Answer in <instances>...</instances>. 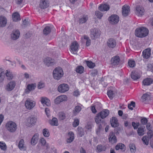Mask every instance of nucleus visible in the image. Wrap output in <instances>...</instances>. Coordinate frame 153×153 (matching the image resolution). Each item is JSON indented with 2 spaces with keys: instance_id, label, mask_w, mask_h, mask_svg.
Wrapping results in <instances>:
<instances>
[{
  "instance_id": "f257e3e1",
  "label": "nucleus",
  "mask_w": 153,
  "mask_h": 153,
  "mask_svg": "<svg viewBox=\"0 0 153 153\" xmlns=\"http://www.w3.org/2000/svg\"><path fill=\"white\" fill-rule=\"evenodd\" d=\"M109 113V111L108 110L105 109L97 114L95 118V121L97 124H99L100 123H103L104 120H101V119H104L108 115Z\"/></svg>"
},
{
  "instance_id": "f03ea898",
  "label": "nucleus",
  "mask_w": 153,
  "mask_h": 153,
  "mask_svg": "<svg viewBox=\"0 0 153 153\" xmlns=\"http://www.w3.org/2000/svg\"><path fill=\"white\" fill-rule=\"evenodd\" d=\"M149 30L144 27H141L137 28L135 31V33L136 36L139 37H144L147 36L149 34Z\"/></svg>"
},
{
  "instance_id": "7ed1b4c3",
  "label": "nucleus",
  "mask_w": 153,
  "mask_h": 153,
  "mask_svg": "<svg viewBox=\"0 0 153 153\" xmlns=\"http://www.w3.org/2000/svg\"><path fill=\"white\" fill-rule=\"evenodd\" d=\"M63 72L62 69L60 67L56 68L53 71V76L54 79L59 80L63 76Z\"/></svg>"
},
{
  "instance_id": "20e7f679",
  "label": "nucleus",
  "mask_w": 153,
  "mask_h": 153,
  "mask_svg": "<svg viewBox=\"0 0 153 153\" xmlns=\"http://www.w3.org/2000/svg\"><path fill=\"white\" fill-rule=\"evenodd\" d=\"M6 127L8 131L10 132H14L17 128V125L14 122L10 121L6 124Z\"/></svg>"
},
{
  "instance_id": "39448f33",
  "label": "nucleus",
  "mask_w": 153,
  "mask_h": 153,
  "mask_svg": "<svg viewBox=\"0 0 153 153\" xmlns=\"http://www.w3.org/2000/svg\"><path fill=\"white\" fill-rule=\"evenodd\" d=\"M35 101L28 98L25 101V105L27 109L31 110L35 106Z\"/></svg>"
},
{
  "instance_id": "423d86ee",
  "label": "nucleus",
  "mask_w": 153,
  "mask_h": 153,
  "mask_svg": "<svg viewBox=\"0 0 153 153\" xmlns=\"http://www.w3.org/2000/svg\"><path fill=\"white\" fill-rule=\"evenodd\" d=\"M100 35V31L98 29L94 28L91 30L90 35L92 39H94L95 38L98 37Z\"/></svg>"
},
{
  "instance_id": "0eeeda50",
  "label": "nucleus",
  "mask_w": 153,
  "mask_h": 153,
  "mask_svg": "<svg viewBox=\"0 0 153 153\" xmlns=\"http://www.w3.org/2000/svg\"><path fill=\"white\" fill-rule=\"evenodd\" d=\"M69 89L68 85L66 84H62L59 85L58 88V91L61 93H64Z\"/></svg>"
},
{
  "instance_id": "6e6552de",
  "label": "nucleus",
  "mask_w": 153,
  "mask_h": 153,
  "mask_svg": "<svg viewBox=\"0 0 153 153\" xmlns=\"http://www.w3.org/2000/svg\"><path fill=\"white\" fill-rule=\"evenodd\" d=\"M67 97L65 95H62L57 97L54 100L55 103L56 104H59L60 102L66 101Z\"/></svg>"
},
{
  "instance_id": "1a4fd4ad",
  "label": "nucleus",
  "mask_w": 153,
  "mask_h": 153,
  "mask_svg": "<svg viewBox=\"0 0 153 153\" xmlns=\"http://www.w3.org/2000/svg\"><path fill=\"white\" fill-rule=\"evenodd\" d=\"M37 121L36 118L35 117H31L28 118L27 124L29 127L32 126H34Z\"/></svg>"
},
{
  "instance_id": "9d476101",
  "label": "nucleus",
  "mask_w": 153,
  "mask_h": 153,
  "mask_svg": "<svg viewBox=\"0 0 153 153\" xmlns=\"http://www.w3.org/2000/svg\"><path fill=\"white\" fill-rule=\"evenodd\" d=\"M145 10L143 7L137 5L136 8L135 13L139 16H142L144 14Z\"/></svg>"
},
{
  "instance_id": "9b49d317",
  "label": "nucleus",
  "mask_w": 153,
  "mask_h": 153,
  "mask_svg": "<svg viewBox=\"0 0 153 153\" xmlns=\"http://www.w3.org/2000/svg\"><path fill=\"white\" fill-rule=\"evenodd\" d=\"M49 6L48 0H41L40 1L39 7L42 9H44L48 7Z\"/></svg>"
},
{
  "instance_id": "f8f14e48",
  "label": "nucleus",
  "mask_w": 153,
  "mask_h": 153,
  "mask_svg": "<svg viewBox=\"0 0 153 153\" xmlns=\"http://www.w3.org/2000/svg\"><path fill=\"white\" fill-rule=\"evenodd\" d=\"M20 35V31L18 30H14L12 33L11 38L12 39L15 40L18 39Z\"/></svg>"
},
{
  "instance_id": "ddd939ff",
  "label": "nucleus",
  "mask_w": 153,
  "mask_h": 153,
  "mask_svg": "<svg viewBox=\"0 0 153 153\" xmlns=\"http://www.w3.org/2000/svg\"><path fill=\"white\" fill-rule=\"evenodd\" d=\"M16 85V82L15 81H11L7 85L6 88L7 90L8 91H11L14 88Z\"/></svg>"
},
{
  "instance_id": "4468645a",
  "label": "nucleus",
  "mask_w": 153,
  "mask_h": 153,
  "mask_svg": "<svg viewBox=\"0 0 153 153\" xmlns=\"http://www.w3.org/2000/svg\"><path fill=\"white\" fill-rule=\"evenodd\" d=\"M39 139V134L38 133L35 134L31 139V144L33 146L35 145L37 143Z\"/></svg>"
},
{
  "instance_id": "2eb2a0df",
  "label": "nucleus",
  "mask_w": 153,
  "mask_h": 153,
  "mask_svg": "<svg viewBox=\"0 0 153 153\" xmlns=\"http://www.w3.org/2000/svg\"><path fill=\"white\" fill-rule=\"evenodd\" d=\"M129 7L127 5H124L122 8V14L123 16H126L128 15L130 11Z\"/></svg>"
},
{
  "instance_id": "dca6fc26",
  "label": "nucleus",
  "mask_w": 153,
  "mask_h": 153,
  "mask_svg": "<svg viewBox=\"0 0 153 153\" xmlns=\"http://www.w3.org/2000/svg\"><path fill=\"white\" fill-rule=\"evenodd\" d=\"M110 8L109 6L107 4H101L99 7V10L101 11H107Z\"/></svg>"
},
{
  "instance_id": "f3484780",
  "label": "nucleus",
  "mask_w": 153,
  "mask_h": 153,
  "mask_svg": "<svg viewBox=\"0 0 153 153\" xmlns=\"http://www.w3.org/2000/svg\"><path fill=\"white\" fill-rule=\"evenodd\" d=\"M46 65L48 66L53 65H54L53 61L51 58L47 57L44 61Z\"/></svg>"
},
{
  "instance_id": "a211bd4d",
  "label": "nucleus",
  "mask_w": 153,
  "mask_h": 153,
  "mask_svg": "<svg viewBox=\"0 0 153 153\" xmlns=\"http://www.w3.org/2000/svg\"><path fill=\"white\" fill-rule=\"evenodd\" d=\"M41 102L42 105L45 104L48 106H50L51 105L50 100L46 97H42Z\"/></svg>"
},
{
  "instance_id": "6ab92c4d",
  "label": "nucleus",
  "mask_w": 153,
  "mask_h": 153,
  "mask_svg": "<svg viewBox=\"0 0 153 153\" xmlns=\"http://www.w3.org/2000/svg\"><path fill=\"white\" fill-rule=\"evenodd\" d=\"M7 23V19L4 16H0V27H3L5 26Z\"/></svg>"
},
{
  "instance_id": "aec40b11",
  "label": "nucleus",
  "mask_w": 153,
  "mask_h": 153,
  "mask_svg": "<svg viewBox=\"0 0 153 153\" xmlns=\"http://www.w3.org/2000/svg\"><path fill=\"white\" fill-rule=\"evenodd\" d=\"M150 51L151 50L149 48L144 50L143 52V57L146 59L149 58L151 54Z\"/></svg>"
},
{
  "instance_id": "412c9836",
  "label": "nucleus",
  "mask_w": 153,
  "mask_h": 153,
  "mask_svg": "<svg viewBox=\"0 0 153 153\" xmlns=\"http://www.w3.org/2000/svg\"><path fill=\"white\" fill-rule=\"evenodd\" d=\"M131 78L134 80H136L140 78V75L137 71H132L131 74Z\"/></svg>"
},
{
  "instance_id": "4be33fe9",
  "label": "nucleus",
  "mask_w": 153,
  "mask_h": 153,
  "mask_svg": "<svg viewBox=\"0 0 153 153\" xmlns=\"http://www.w3.org/2000/svg\"><path fill=\"white\" fill-rule=\"evenodd\" d=\"M79 45L76 42H73L71 45V48L72 51L76 52L78 50Z\"/></svg>"
},
{
  "instance_id": "5701e85b",
  "label": "nucleus",
  "mask_w": 153,
  "mask_h": 153,
  "mask_svg": "<svg viewBox=\"0 0 153 153\" xmlns=\"http://www.w3.org/2000/svg\"><path fill=\"white\" fill-rule=\"evenodd\" d=\"M108 140L110 143L113 144L115 143V133L111 131L109 136Z\"/></svg>"
},
{
  "instance_id": "b1692460",
  "label": "nucleus",
  "mask_w": 153,
  "mask_h": 153,
  "mask_svg": "<svg viewBox=\"0 0 153 153\" xmlns=\"http://www.w3.org/2000/svg\"><path fill=\"white\" fill-rule=\"evenodd\" d=\"M122 63V61L120 60V57L117 56H115V68L118 67L120 68V66Z\"/></svg>"
},
{
  "instance_id": "393cba45",
  "label": "nucleus",
  "mask_w": 153,
  "mask_h": 153,
  "mask_svg": "<svg viewBox=\"0 0 153 153\" xmlns=\"http://www.w3.org/2000/svg\"><path fill=\"white\" fill-rule=\"evenodd\" d=\"M115 149L116 150H118L120 149L121 151L124 152L126 150V148L125 146L122 143H119L115 146Z\"/></svg>"
},
{
  "instance_id": "a878e982",
  "label": "nucleus",
  "mask_w": 153,
  "mask_h": 153,
  "mask_svg": "<svg viewBox=\"0 0 153 153\" xmlns=\"http://www.w3.org/2000/svg\"><path fill=\"white\" fill-rule=\"evenodd\" d=\"M36 84H28L27 86V89L29 91H28L27 90H25V92L26 94H28L30 91H32L35 89L36 87Z\"/></svg>"
},
{
  "instance_id": "bb28decb",
  "label": "nucleus",
  "mask_w": 153,
  "mask_h": 153,
  "mask_svg": "<svg viewBox=\"0 0 153 153\" xmlns=\"http://www.w3.org/2000/svg\"><path fill=\"white\" fill-rule=\"evenodd\" d=\"M145 130V127L144 126L139 127L137 130V134L139 136H143L145 134L144 132Z\"/></svg>"
},
{
  "instance_id": "cd10ccee",
  "label": "nucleus",
  "mask_w": 153,
  "mask_h": 153,
  "mask_svg": "<svg viewBox=\"0 0 153 153\" xmlns=\"http://www.w3.org/2000/svg\"><path fill=\"white\" fill-rule=\"evenodd\" d=\"M13 20L14 22H17L20 20V16L17 12H15L12 14Z\"/></svg>"
},
{
  "instance_id": "c85d7f7f",
  "label": "nucleus",
  "mask_w": 153,
  "mask_h": 153,
  "mask_svg": "<svg viewBox=\"0 0 153 153\" xmlns=\"http://www.w3.org/2000/svg\"><path fill=\"white\" fill-rule=\"evenodd\" d=\"M153 82L152 79L151 78H147L143 80V83L144 85H149Z\"/></svg>"
},
{
  "instance_id": "c756f323",
  "label": "nucleus",
  "mask_w": 153,
  "mask_h": 153,
  "mask_svg": "<svg viewBox=\"0 0 153 153\" xmlns=\"http://www.w3.org/2000/svg\"><path fill=\"white\" fill-rule=\"evenodd\" d=\"M114 40L112 38H110L109 39L107 42L108 46L110 48H114Z\"/></svg>"
},
{
  "instance_id": "7c9ffc66",
  "label": "nucleus",
  "mask_w": 153,
  "mask_h": 153,
  "mask_svg": "<svg viewBox=\"0 0 153 153\" xmlns=\"http://www.w3.org/2000/svg\"><path fill=\"white\" fill-rule=\"evenodd\" d=\"M51 31V28L48 26H47L45 27L43 30V34L47 36L49 34Z\"/></svg>"
},
{
  "instance_id": "2f4dec72",
  "label": "nucleus",
  "mask_w": 153,
  "mask_h": 153,
  "mask_svg": "<svg viewBox=\"0 0 153 153\" xmlns=\"http://www.w3.org/2000/svg\"><path fill=\"white\" fill-rule=\"evenodd\" d=\"M50 124L52 126H57L58 123L57 119L56 117H53L52 120L49 121Z\"/></svg>"
},
{
  "instance_id": "473e14b6",
  "label": "nucleus",
  "mask_w": 153,
  "mask_h": 153,
  "mask_svg": "<svg viewBox=\"0 0 153 153\" xmlns=\"http://www.w3.org/2000/svg\"><path fill=\"white\" fill-rule=\"evenodd\" d=\"M84 68L82 66H78L76 69V72L81 74L84 71Z\"/></svg>"
},
{
  "instance_id": "72a5a7b5",
  "label": "nucleus",
  "mask_w": 153,
  "mask_h": 153,
  "mask_svg": "<svg viewBox=\"0 0 153 153\" xmlns=\"http://www.w3.org/2000/svg\"><path fill=\"white\" fill-rule=\"evenodd\" d=\"M108 21L110 24L112 25L115 24V14H112L109 16L108 18Z\"/></svg>"
},
{
  "instance_id": "f704fd0d",
  "label": "nucleus",
  "mask_w": 153,
  "mask_h": 153,
  "mask_svg": "<svg viewBox=\"0 0 153 153\" xmlns=\"http://www.w3.org/2000/svg\"><path fill=\"white\" fill-rule=\"evenodd\" d=\"M5 75L7 77V79L9 80L12 79L13 78L12 73L8 70L6 71V72L5 73Z\"/></svg>"
},
{
  "instance_id": "c9c22d12",
  "label": "nucleus",
  "mask_w": 153,
  "mask_h": 153,
  "mask_svg": "<svg viewBox=\"0 0 153 153\" xmlns=\"http://www.w3.org/2000/svg\"><path fill=\"white\" fill-rule=\"evenodd\" d=\"M107 95L110 100H112L113 98L115 96V94L114 91L110 90L107 91Z\"/></svg>"
},
{
  "instance_id": "e433bc0d",
  "label": "nucleus",
  "mask_w": 153,
  "mask_h": 153,
  "mask_svg": "<svg viewBox=\"0 0 153 153\" xmlns=\"http://www.w3.org/2000/svg\"><path fill=\"white\" fill-rule=\"evenodd\" d=\"M69 134H70V135L69 138L67 139V141L68 143H71L74 140V133L72 132H70L69 133Z\"/></svg>"
},
{
  "instance_id": "4c0bfd02",
  "label": "nucleus",
  "mask_w": 153,
  "mask_h": 153,
  "mask_svg": "<svg viewBox=\"0 0 153 153\" xmlns=\"http://www.w3.org/2000/svg\"><path fill=\"white\" fill-rule=\"evenodd\" d=\"M88 18L87 16H84L83 17L79 19V22L80 24H83L86 22L88 20Z\"/></svg>"
},
{
  "instance_id": "58836bf2",
  "label": "nucleus",
  "mask_w": 153,
  "mask_h": 153,
  "mask_svg": "<svg viewBox=\"0 0 153 153\" xmlns=\"http://www.w3.org/2000/svg\"><path fill=\"white\" fill-rule=\"evenodd\" d=\"M142 140L143 141L144 144L148 145L149 144V139L148 137L147 136H144L142 138Z\"/></svg>"
},
{
  "instance_id": "ea45409f",
  "label": "nucleus",
  "mask_w": 153,
  "mask_h": 153,
  "mask_svg": "<svg viewBox=\"0 0 153 153\" xmlns=\"http://www.w3.org/2000/svg\"><path fill=\"white\" fill-rule=\"evenodd\" d=\"M129 147L130 151L131 153H135L136 151V147L135 144L133 143H130L129 144Z\"/></svg>"
},
{
  "instance_id": "a19ab883",
  "label": "nucleus",
  "mask_w": 153,
  "mask_h": 153,
  "mask_svg": "<svg viewBox=\"0 0 153 153\" xmlns=\"http://www.w3.org/2000/svg\"><path fill=\"white\" fill-rule=\"evenodd\" d=\"M0 148L2 150L4 151L7 150V147L6 144L3 142H0Z\"/></svg>"
},
{
  "instance_id": "79ce46f5",
  "label": "nucleus",
  "mask_w": 153,
  "mask_h": 153,
  "mask_svg": "<svg viewBox=\"0 0 153 153\" xmlns=\"http://www.w3.org/2000/svg\"><path fill=\"white\" fill-rule=\"evenodd\" d=\"M103 130V129L102 128V125L101 124H99L96 130L97 134L99 136L100 135V132Z\"/></svg>"
},
{
  "instance_id": "37998d69",
  "label": "nucleus",
  "mask_w": 153,
  "mask_h": 153,
  "mask_svg": "<svg viewBox=\"0 0 153 153\" xmlns=\"http://www.w3.org/2000/svg\"><path fill=\"white\" fill-rule=\"evenodd\" d=\"M24 140L23 139H21L19 141L18 147L20 150H22L24 149Z\"/></svg>"
},
{
  "instance_id": "c03bdc74",
  "label": "nucleus",
  "mask_w": 153,
  "mask_h": 153,
  "mask_svg": "<svg viewBox=\"0 0 153 153\" xmlns=\"http://www.w3.org/2000/svg\"><path fill=\"white\" fill-rule=\"evenodd\" d=\"M86 63L87 65L90 68H92L95 66V63L91 61H86Z\"/></svg>"
},
{
  "instance_id": "a18cd8bd",
  "label": "nucleus",
  "mask_w": 153,
  "mask_h": 153,
  "mask_svg": "<svg viewBox=\"0 0 153 153\" xmlns=\"http://www.w3.org/2000/svg\"><path fill=\"white\" fill-rule=\"evenodd\" d=\"M4 78V73L2 69L0 68V82H3Z\"/></svg>"
},
{
  "instance_id": "49530a36",
  "label": "nucleus",
  "mask_w": 153,
  "mask_h": 153,
  "mask_svg": "<svg viewBox=\"0 0 153 153\" xmlns=\"http://www.w3.org/2000/svg\"><path fill=\"white\" fill-rule=\"evenodd\" d=\"M66 117L65 114L63 112H60L59 114V118L60 120H63Z\"/></svg>"
},
{
  "instance_id": "de8ad7c7",
  "label": "nucleus",
  "mask_w": 153,
  "mask_h": 153,
  "mask_svg": "<svg viewBox=\"0 0 153 153\" xmlns=\"http://www.w3.org/2000/svg\"><path fill=\"white\" fill-rule=\"evenodd\" d=\"M42 133L43 135L46 137H48L50 135V133L48 129L45 128L42 130Z\"/></svg>"
},
{
  "instance_id": "09e8293b",
  "label": "nucleus",
  "mask_w": 153,
  "mask_h": 153,
  "mask_svg": "<svg viewBox=\"0 0 153 153\" xmlns=\"http://www.w3.org/2000/svg\"><path fill=\"white\" fill-rule=\"evenodd\" d=\"M117 120L115 119V131L117 130L116 132V134H119V131H120L121 129H122V127H118L116 126L119 125V123L117 122Z\"/></svg>"
},
{
  "instance_id": "8fccbe9b",
  "label": "nucleus",
  "mask_w": 153,
  "mask_h": 153,
  "mask_svg": "<svg viewBox=\"0 0 153 153\" xmlns=\"http://www.w3.org/2000/svg\"><path fill=\"white\" fill-rule=\"evenodd\" d=\"M97 149L99 152L103 151H105V149L104 146H102L101 145H99L97 147Z\"/></svg>"
},
{
  "instance_id": "3c124183",
  "label": "nucleus",
  "mask_w": 153,
  "mask_h": 153,
  "mask_svg": "<svg viewBox=\"0 0 153 153\" xmlns=\"http://www.w3.org/2000/svg\"><path fill=\"white\" fill-rule=\"evenodd\" d=\"M77 132H78V135L80 137H82L83 135H84V133L83 131V129L81 128H79V127L78 128Z\"/></svg>"
},
{
  "instance_id": "603ef678",
  "label": "nucleus",
  "mask_w": 153,
  "mask_h": 153,
  "mask_svg": "<svg viewBox=\"0 0 153 153\" xmlns=\"http://www.w3.org/2000/svg\"><path fill=\"white\" fill-rule=\"evenodd\" d=\"M95 15L99 19H101L103 16V14L99 11H96L95 12Z\"/></svg>"
},
{
  "instance_id": "864d4df0",
  "label": "nucleus",
  "mask_w": 153,
  "mask_h": 153,
  "mask_svg": "<svg viewBox=\"0 0 153 153\" xmlns=\"http://www.w3.org/2000/svg\"><path fill=\"white\" fill-rule=\"evenodd\" d=\"M148 120L145 117H143L140 120V122L142 125H145L148 123Z\"/></svg>"
},
{
  "instance_id": "5fc2aeb1",
  "label": "nucleus",
  "mask_w": 153,
  "mask_h": 153,
  "mask_svg": "<svg viewBox=\"0 0 153 153\" xmlns=\"http://www.w3.org/2000/svg\"><path fill=\"white\" fill-rule=\"evenodd\" d=\"M128 64L130 67H133L135 65V62L134 60H129L128 62Z\"/></svg>"
},
{
  "instance_id": "6e6d98bb",
  "label": "nucleus",
  "mask_w": 153,
  "mask_h": 153,
  "mask_svg": "<svg viewBox=\"0 0 153 153\" xmlns=\"http://www.w3.org/2000/svg\"><path fill=\"white\" fill-rule=\"evenodd\" d=\"M79 121L78 119H75L73 123V126L74 127H76L79 125Z\"/></svg>"
},
{
  "instance_id": "4d7b16f0",
  "label": "nucleus",
  "mask_w": 153,
  "mask_h": 153,
  "mask_svg": "<svg viewBox=\"0 0 153 153\" xmlns=\"http://www.w3.org/2000/svg\"><path fill=\"white\" fill-rule=\"evenodd\" d=\"M140 125V123L139 122L135 123L134 122H132V126L133 127L134 129H137Z\"/></svg>"
},
{
  "instance_id": "13d9d810",
  "label": "nucleus",
  "mask_w": 153,
  "mask_h": 153,
  "mask_svg": "<svg viewBox=\"0 0 153 153\" xmlns=\"http://www.w3.org/2000/svg\"><path fill=\"white\" fill-rule=\"evenodd\" d=\"M110 122L111 126L115 128V117H112V119L110 120Z\"/></svg>"
},
{
  "instance_id": "bf43d9fd",
  "label": "nucleus",
  "mask_w": 153,
  "mask_h": 153,
  "mask_svg": "<svg viewBox=\"0 0 153 153\" xmlns=\"http://www.w3.org/2000/svg\"><path fill=\"white\" fill-rule=\"evenodd\" d=\"M45 86V84L43 82H39L37 85V87L38 89H41L44 88Z\"/></svg>"
},
{
  "instance_id": "052dcab7",
  "label": "nucleus",
  "mask_w": 153,
  "mask_h": 153,
  "mask_svg": "<svg viewBox=\"0 0 153 153\" xmlns=\"http://www.w3.org/2000/svg\"><path fill=\"white\" fill-rule=\"evenodd\" d=\"M147 67L148 71L153 72V66L151 64H148L147 65Z\"/></svg>"
},
{
  "instance_id": "680f3d73",
  "label": "nucleus",
  "mask_w": 153,
  "mask_h": 153,
  "mask_svg": "<svg viewBox=\"0 0 153 153\" xmlns=\"http://www.w3.org/2000/svg\"><path fill=\"white\" fill-rule=\"evenodd\" d=\"M148 94H144L142 97V99L143 101H144L146 100L148 97L149 96Z\"/></svg>"
},
{
  "instance_id": "e2e57ef3",
  "label": "nucleus",
  "mask_w": 153,
  "mask_h": 153,
  "mask_svg": "<svg viewBox=\"0 0 153 153\" xmlns=\"http://www.w3.org/2000/svg\"><path fill=\"white\" fill-rule=\"evenodd\" d=\"M39 142L42 146H45L46 144V141L43 138H42L40 139Z\"/></svg>"
},
{
  "instance_id": "0e129e2a",
  "label": "nucleus",
  "mask_w": 153,
  "mask_h": 153,
  "mask_svg": "<svg viewBox=\"0 0 153 153\" xmlns=\"http://www.w3.org/2000/svg\"><path fill=\"white\" fill-rule=\"evenodd\" d=\"M81 107L79 105L76 106L75 108V111L77 113H79L81 110Z\"/></svg>"
},
{
  "instance_id": "69168bd1",
  "label": "nucleus",
  "mask_w": 153,
  "mask_h": 153,
  "mask_svg": "<svg viewBox=\"0 0 153 153\" xmlns=\"http://www.w3.org/2000/svg\"><path fill=\"white\" fill-rule=\"evenodd\" d=\"M146 129L148 130H151L152 128V126L151 123H147L146 125Z\"/></svg>"
},
{
  "instance_id": "338daca9",
  "label": "nucleus",
  "mask_w": 153,
  "mask_h": 153,
  "mask_svg": "<svg viewBox=\"0 0 153 153\" xmlns=\"http://www.w3.org/2000/svg\"><path fill=\"white\" fill-rule=\"evenodd\" d=\"M130 106H132L133 107H135V103L134 101H131L130 103L128 104V107H129Z\"/></svg>"
},
{
  "instance_id": "774afa93",
  "label": "nucleus",
  "mask_w": 153,
  "mask_h": 153,
  "mask_svg": "<svg viewBox=\"0 0 153 153\" xmlns=\"http://www.w3.org/2000/svg\"><path fill=\"white\" fill-rule=\"evenodd\" d=\"M23 25L25 26V27L29 25V22L26 19H25L23 21Z\"/></svg>"
}]
</instances>
